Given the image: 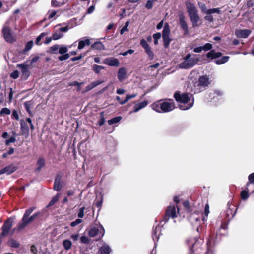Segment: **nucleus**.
<instances>
[{"instance_id": "nucleus-7", "label": "nucleus", "mask_w": 254, "mask_h": 254, "mask_svg": "<svg viewBox=\"0 0 254 254\" xmlns=\"http://www.w3.org/2000/svg\"><path fill=\"white\" fill-rule=\"evenodd\" d=\"M177 213H179V208H176L175 206H169L166 210V214L164 216L163 220L160 222V224L164 222H167L169 218H174L177 217Z\"/></svg>"}, {"instance_id": "nucleus-17", "label": "nucleus", "mask_w": 254, "mask_h": 254, "mask_svg": "<svg viewBox=\"0 0 254 254\" xmlns=\"http://www.w3.org/2000/svg\"><path fill=\"white\" fill-rule=\"evenodd\" d=\"M20 129L22 134L28 135L29 134V127L24 120L20 121Z\"/></svg>"}, {"instance_id": "nucleus-16", "label": "nucleus", "mask_w": 254, "mask_h": 254, "mask_svg": "<svg viewBox=\"0 0 254 254\" xmlns=\"http://www.w3.org/2000/svg\"><path fill=\"white\" fill-rule=\"evenodd\" d=\"M118 79L120 81H123L127 77V71L124 67L120 68L117 73Z\"/></svg>"}, {"instance_id": "nucleus-30", "label": "nucleus", "mask_w": 254, "mask_h": 254, "mask_svg": "<svg viewBox=\"0 0 254 254\" xmlns=\"http://www.w3.org/2000/svg\"><path fill=\"white\" fill-rule=\"evenodd\" d=\"M33 46V41H29L28 42L25 46V48L23 50V53L25 54L27 52L29 51L30 49H32Z\"/></svg>"}, {"instance_id": "nucleus-12", "label": "nucleus", "mask_w": 254, "mask_h": 254, "mask_svg": "<svg viewBox=\"0 0 254 254\" xmlns=\"http://www.w3.org/2000/svg\"><path fill=\"white\" fill-rule=\"evenodd\" d=\"M2 33L5 40L9 43H12L16 41L15 38L12 36L10 29L8 27H4L2 29Z\"/></svg>"}, {"instance_id": "nucleus-20", "label": "nucleus", "mask_w": 254, "mask_h": 254, "mask_svg": "<svg viewBox=\"0 0 254 254\" xmlns=\"http://www.w3.org/2000/svg\"><path fill=\"white\" fill-rule=\"evenodd\" d=\"M61 178V176L58 175L56 176L54 181V189L58 191H59L62 189V185L60 183Z\"/></svg>"}, {"instance_id": "nucleus-47", "label": "nucleus", "mask_w": 254, "mask_h": 254, "mask_svg": "<svg viewBox=\"0 0 254 254\" xmlns=\"http://www.w3.org/2000/svg\"><path fill=\"white\" fill-rule=\"evenodd\" d=\"M145 52L149 56V58L151 60H152L154 58V53L152 51L151 48L150 47H148V48H146L145 49Z\"/></svg>"}, {"instance_id": "nucleus-46", "label": "nucleus", "mask_w": 254, "mask_h": 254, "mask_svg": "<svg viewBox=\"0 0 254 254\" xmlns=\"http://www.w3.org/2000/svg\"><path fill=\"white\" fill-rule=\"evenodd\" d=\"M223 93L220 91H215L213 93H211L210 96L211 99H214L216 97L221 96L222 95Z\"/></svg>"}, {"instance_id": "nucleus-57", "label": "nucleus", "mask_w": 254, "mask_h": 254, "mask_svg": "<svg viewBox=\"0 0 254 254\" xmlns=\"http://www.w3.org/2000/svg\"><path fill=\"white\" fill-rule=\"evenodd\" d=\"M82 222V220L81 219H77L76 220H75L74 221L70 223V226L71 227H75L76 225H77L79 224L80 223H81Z\"/></svg>"}, {"instance_id": "nucleus-63", "label": "nucleus", "mask_w": 254, "mask_h": 254, "mask_svg": "<svg viewBox=\"0 0 254 254\" xmlns=\"http://www.w3.org/2000/svg\"><path fill=\"white\" fill-rule=\"evenodd\" d=\"M39 59H40V57L39 56H36L34 57L30 60V64H32L34 63L37 62L39 60Z\"/></svg>"}, {"instance_id": "nucleus-52", "label": "nucleus", "mask_w": 254, "mask_h": 254, "mask_svg": "<svg viewBox=\"0 0 254 254\" xmlns=\"http://www.w3.org/2000/svg\"><path fill=\"white\" fill-rule=\"evenodd\" d=\"M129 25V22L127 21L125 24V25L120 30L121 34H123L125 31H128V26Z\"/></svg>"}, {"instance_id": "nucleus-3", "label": "nucleus", "mask_w": 254, "mask_h": 254, "mask_svg": "<svg viewBox=\"0 0 254 254\" xmlns=\"http://www.w3.org/2000/svg\"><path fill=\"white\" fill-rule=\"evenodd\" d=\"M35 209V207H31L26 210L22 217L21 222L18 224L17 228H14L13 231H15L16 229L19 231L23 230L28 224L31 223L40 214V212H37L30 216Z\"/></svg>"}, {"instance_id": "nucleus-8", "label": "nucleus", "mask_w": 254, "mask_h": 254, "mask_svg": "<svg viewBox=\"0 0 254 254\" xmlns=\"http://www.w3.org/2000/svg\"><path fill=\"white\" fill-rule=\"evenodd\" d=\"M209 84V79L206 76H200L198 81L195 83V87H198V88L194 89L195 93H198L204 90Z\"/></svg>"}, {"instance_id": "nucleus-22", "label": "nucleus", "mask_w": 254, "mask_h": 254, "mask_svg": "<svg viewBox=\"0 0 254 254\" xmlns=\"http://www.w3.org/2000/svg\"><path fill=\"white\" fill-rule=\"evenodd\" d=\"M222 53L220 52H216L215 50H212L210 52H208L206 54V56L208 58L211 59H214L221 56Z\"/></svg>"}, {"instance_id": "nucleus-53", "label": "nucleus", "mask_w": 254, "mask_h": 254, "mask_svg": "<svg viewBox=\"0 0 254 254\" xmlns=\"http://www.w3.org/2000/svg\"><path fill=\"white\" fill-rule=\"evenodd\" d=\"M37 165L40 167H43L45 165V161L43 158L40 157L38 159L37 161Z\"/></svg>"}, {"instance_id": "nucleus-38", "label": "nucleus", "mask_w": 254, "mask_h": 254, "mask_svg": "<svg viewBox=\"0 0 254 254\" xmlns=\"http://www.w3.org/2000/svg\"><path fill=\"white\" fill-rule=\"evenodd\" d=\"M249 196V190L248 188H247L245 190L242 191L241 193V197L243 200L247 199Z\"/></svg>"}, {"instance_id": "nucleus-56", "label": "nucleus", "mask_w": 254, "mask_h": 254, "mask_svg": "<svg viewBox=\"0 0 254 254\" xmlns=\"http://www.w3.org/2000/svg\"><path fill=\"white\" fill-rule=\"evenodd\" d=\"M153 5V0H148L145 4V7L148 9H150Z\"/></svg>"}, {"instance_id": "nucleus-4", "label": "nucleus", "mask_w": 254, "mask_h": 254, "mask_svg": "<svg viewBox=\"0 0 254 254\" xmlns=\"http://www.w3.org/2000/svg\"><path fill=\"white\" fill-rule=\"evenodd\" d=\"M187 11L193 27H197L200 20L198 11L195 5L190 1L185 2Z\"/></svg>"}, {"instance_id": "nucleus-24", "label": "nucleus", "mask_w": 254, "mask_h": 254, "mask_svg": "<svg viewBox=\"0 0 254 254\" xmlns=\"http://www.w3.org/2000/svg\"><path fill=\"white\" fill-rule=\"evenodd\" d=\"M212 242L211 240V238L210 236V238L208 239L207 242V251L204 253V254H214V252L212 249Z\"/></svg>"}, {"instance_id": "nucleus-64", "label": "nucleus", "mask_w": 254, "mask_h": 254, "mask_svg": "<svg viewBox=\"0 0 254 254\" xmlns=\"http://www.w3.org/2000/svg\"><path fill=\"white\" fill-rule=\"evenodd\" d=\"M12 118H14L16 120H19V116L16 110H14L12 113Z\"/></svg>"}, {"instance_id": "nucleus-15", "label": "nucleus", "mask_w": 254, "mask_h": 254, "mask_svg": "<svg viewBox=\"0 0 254 254\" xmlns=\"http://www.w3.org/2000/svg\"><path fill=\"white\" fill-rule=\"evenodd\" d=\"M16 167L13 164L6 166L3 168L0 169V175L3 174H6L7 175L11 174L16 171Z\"/></svg>"}, {"instance_id": "nucleus-23", "label": "nucleus", "mask_w": 254, "mask_h": 254, "mask_svg": "<svg viewBox=\"0 0 254 254\" xmlns=\"http://www.w3.org/2000/svg\"><path fill=\"white\" fill-rule=\"evenodd\" d=\"M67 0H52L51 6L53 7H59L64 4Z\"/></svg>"}, {"instance_id": "nucleus-40", "label": "nucleus", "mask_w": 254, "mask_h": 254, "mask_svg": "<svg viewBox=\"0 0 254 254\" xmlns=\"http://www.w3.org/2000/svg\"><path fill=\"white\" fill-rule=\"evenodd\" d=\"M9 243L10 246L12 248H18L20 246L19 243L17 241L12 239L9 241Z\"/></svg>"}, {"instance_id": "nucleus-1", "label": "nucleus", "mask_w": 254, "mask_h": 254, "mask_svg": "<svg viewBox=\"0 0 254 254\" xmlns=\"http://www.w3.org/2000/svg\"><path fill=\"white\" fill-rule=\"evenodd\" d=\"M176 101L179 103V107L181 110H186L190 109L194 104V97L190 93L176 92L174 95Z\"/></svg>"}, {"instance_id": "nucleus-27", "label": "nucleus", "mask_w": 254, "mask_h": 254, "mask_svg": "<svg viewBox=\"0 0 254 254\" xmlns=\"http://www.w3.org/2000/svg\"><path fill=\"white\" fill-rule=\"evenodd\" d=\"M170 30L167 23L165 24L162 31V37L169 36Z\"/></svg>"}, {"instance_id": "nucleus-2", "label": "nucleus", "mask_w": 254, "mask_h": 254, "mask_svg": "<svg viewBox=\"0 0 254 254\" xmlns=\"http://www.w3.org/2000/svg\"><path fill=\"white\" fill-rule=\"evenodd\" d=\"M151 107L158 113H165L172 111L175 108V104L173 100H160L153 103Z\"/></svg>"}, {"instance_id": "nucleus-10", "label": "nucleus", "mask_w": 254, "mask_h": 254, "mask_svg": "<svg viewBox=\"0 0 254 254\" xmlns=\"http://www.w3.org/2000/svg\"><path fill=\"white\" fill-rule=\"evenodd\" d=\"M91 237H97L96 240H100L104 235V229L102 226L99 227H93L88 232Z\"/></svg>"}, {"instance_id": "nucleus-58", "label": "nucleus", "mask_w": 254, "mask_h": 254, "mask_svg": "<svg viewBox=\"0 0 254 254\" xmlns=\"http://www.w3.org/2000/svg\"><path fill=\"white\" fill-rule=\"evenodd\" d=\"M85 210V207H82L79 209V212L78 213V217L80 218H82L84 217V212Z\"/></svg>"}, {"instance_id": "nucleus-55", "label": "nucleus", "mask_w": 254, "mask_h": 254, "mask_svg": "<svg viewBox=\"0 0 254 254\" xmlns=\"http://www.w3.org/2000/svg\"><path fill=\"white\" fill-rule=\"evenodd\" d=\"M80 242L83 244H87L89 242L88 238L86 236H82L80 238Z\"/></svg>"}, {"instance_id": "nucleus-33", "label": "nucleus", "mask_w": 254, "mask_h": 254, "mask_svg": "<svg viewBox=\"0 0 254 254\" xmlns=\"http://www.w3.org/2000/svg\"><path fill=\"white\" fill-rule=\"evenodd\" d=\"M64 34L61 33L59 30L56 31L52 35V39L54 40H57L62 38Z\"/></svg>"}, {"instance_id": "nucleus-50", "label": "nucleus", "mask_w": 254, "mask_h": 254, "mask_svg": "<svg viewBox=\"0 0 254 254\" xmlns=\"http://www.w3.org/2000/svg\"><path fill=\"white\" fill-rule=\"evenodd\" d=\"M11 112L10 109L7 108H3L0 111V115L2 116L3 115H9Z\"/></svg>"}, {"instance_id": "nucleus-19", "label": "nucleus", "mask_w": 254, "mask_h": 254, "mask_svg": "<svg viewBox=\"0 0 254 254\" xmlns=\"http://www.w3.org/2000/svg\"><path fill=\"white\" fill-rule=\"evenodd\" d=\"M148 102L146 100L140 103L136 104L133 107V111L131 112L136 113L141 109L145 108L148 105Z\"/></svg>"}, {"instance_id": "nucleus-26", "label": "nucleus", "mask_w": 254, "mask_h": 254, "mask_svg": "<svg viewBox=\"0 0 254 254\" xmlns=\"http://www.w3.org/2000/svg\"><path fill=\"white\" fill-rule=\"evenodd\" d=\"M110 247L106 244H104L99 249V254H109L110 253Z\"/></svg>"}, {"instance_id": "nucleus-5", "label": "nucleus", "mask_w": 254, "mask_h": 254, "mask_svg": "<svg viewBox=\"0 0 254 254\" xmlns=\"http://www.w3.org/2000/svg\"><path fill=\"white\" fill-rule=\"evenodd\" d=\"M183 61L181 62L178 66L181 69H190L192 68L197 64L199 61L198 58L194 54L190 53L187 54L182 58Z\"/></svg>"}, {"instance_id": "nucleus-6", "label": "nucleus", "mask_w": 254, "mask_h": 254, "mask_svg": "<svg viewBox=\"0 0 254 254\" xmlns=\"http://www.w3.org/2000/svg\"><path fill=\"white\" fill-rule=\"evenodd\" d=\"M186 243L190 247V249L196 254L195 251L199 249H201V246L203 243L202 239H197L196 237L191 238L186 240Z\"/></svg>"}, {"instance_id": "nucleus-32", "label": "nucleus", "mask_w": 254, "mask_h": 254, "mask_svg": "<svg viewBox=\"0 0 254 254\" xmlns=\"http://www.w3.org/2000/svg\"><path fill=\"white\" fill-rule=\"evenodd\" d=\"M198 5L199 7L200 8L201 12L202 13L207 15L208 9H207L206 5L202 2H199L198 3Z\"/></svg>"}, {"instance_id": "nucleus-31", "label": "nucleus", "mask_w": 254, "mask_h": 254, "mask_svg": "<svg viewBox=\"0 0 254 254\" xmlns=\"http://www.w3.org/2000/svg\"><path fill=\"white\" fill-rule=\"evenodd\" d=\"M63 244L64 249L66 250H69L72 246L71 242L68 239L64 240Z\"/></svg>"}, {"instance_id": "nucleus-13", "label": "nucleus", "mask_w": 254, "mask_h": 254, "mask_svg": "<svg viewBox=\"0 0 254 254\" xmlns=\"http://www.w3.org/2000/svg\"><path fill=\"white\" fill-rule=\"evenodd\" d=\"M179 20L180 25L184 31V35L188 34L189 33L188 25L185 20V17L183 14H179Z\"/></svg>"}, {"instance_id": "nucleus-44", "label": "nucleus", "mask_w": 254, "mask_h": 254, "mask_svg": "<svg viewBox=\"0 0 254 254\" xmlns=\"http://www.w3.org/2000/svg\"><path fill=\"white\" fill-rule=\"evenodd\" d=\"M46 33L43 32L41 33L36 39L35 44L37 45H41V43H40V41L42 38H43L46 35Z\"/></svg>"}, {"instance_id": "nucleus-45", "label": "nucleus", "mask_w": 254, "mask_h": 254, "mask_svg": "<svg viewBox=\"0 0 254 254\" xmlns=\"http://www.w3.org/2000/svg\"><path fill=\"white\" fill-rule=\"evenodd\" d=\"M248 180L249 182L246 184L247 187H248L250 184H254V173H252L249 175Z\"/></svg>"}, {"instance_id": "nucleus-28", "label": "nucleus", "mask_w": 254, "mask_h": 254, "mask_svg": "<svg viewBox=\"0 0 254 254\" xmlns=\"http://www.w3.org/2000/svg\"><path fill=\"white\" fill-rule=\"evenodd\" d=\"M59 48V45L56 44L50 47L48 52L51 54H57L58 53V50Z\"/></svg>"}, {"instance_id": "nucleus-35", "label": "nucleus", "mask_w": 254, "mask_h": 254, "mask_svg": "<svg viewBox=\"0 0 254 254\" xmlns=\"http://www.w3.org/2000/svg\"><path fill=\"white\" fill-rule=\"evenodd\" d=\"M58 12H59V11H55L54 10H49L47 13L48 18L49 19H52L54 18L55 16H56V18H57L59 16V15H57Z\"/></svg>"}, {"instance_id": "nucleus-54", "label": "nucleus", "mask_w": 254, "mask_h": 254, "mask_svg": "<svg viewBox=\"0 0 254 254\" xmlns=\"http://www.w3.org/2000/svg\"><path fill=\"white\" fill-rule=\"evenodd\" d=\"M202 47L203 48V50L207 51L211 50L212 48V45L210 43H206Z\"/></svg>"}, {"instance_id": "nucleus-61", "label": "nucleus", "mask_w": 254, "mask_h": 254, "mask_svg": "<svg viewBox=\"0 0 254 254\" xmlns=\"http://www.w3.org/2000/svg\"><path fill=\"white\" fill-rule=\"evenodd\" d=\"M16 141V139L14 137H11L9 139H7L5 141V144L6 145H8L11 143H14Z\"/></svg>"}, {"instance_id": "nucleus-41", "label": "nucleus", "mask_w": 254, "mask_h": 254, "mask_svg": "<svg viewBox=\"0 0 254 254\" xmlns=\"http://www.w3.org/2000/svg\"><path fill=\"white\" fill-rule=\"evenodd\" d=\"M24 107L27 111V112L29 114L30 116H32V112L30 110V107L32 105V103L31 101H27L24 103Z\"/></svg>"}, {"instance_id": "nucleus-21", "label": "nucleus", "mask_w": 254, "mask_h": 254, "mask_svg": "<svg viewBox=\"0 0 254 254\" xmlns=\"http://www.w3.org/2000/svg\"><path fill=\"white\" fill-rule=\"evenodd\" d=\"M160 235V228L159 225H157L152 231V239L154 242L157 241Z\"/></svg>"}, {"instance_id": "nucleus-51", "label": "nucleus", "mask_w": 254, "mask_h": 254, "mask_svg": "<svg viewBox=\"0 0 254 254\" xmlns=\"http://www.w3.org/2000/svg\"><path fill=\"white\" fill-rule=\"evenodd\" d=\"M63 55L62 56H60L58 57V59L59 61H64V60H67L68 59L70 56H69V54H67V53H66V54H62Z\"/></svg>"}, {"instance_id": "nucleus-29", "label": "nucleus", "mask_w": 254, "mask_h": 254, "mask_svg": "<svg viewBox=\"0 0 254 254\" xmlns=\"http://www.w3.org/2000/svg\"><path fill=\"white\" fill-rule=\"evenodd\" d=\"M229 59V57L228 56H223L222 58L218 59L215 61V63L218 65H220L226 63Z\"/></svg>"}, {"instance_id": "nucleus-48", "label": "nucleus", "mask_w": 254, "mask_h": 254, "mask_svg": "<svg viewBox=\"0 0 254 254\" xmlns=\"http://www.w3.org/2000/svg\"><path fill=\"white\" fill-rule=\"evenodd\" d=\"M59 194H57L56 196H55L53 199L50 201L48 206H51L53 205L56 202H57L59 200Z\"/></svg>"}, {"instance_id": "nucleus-39", "label": "nucleus", "mask_w": 254, "mask_h": 254, "mask_svg": "<svg viewBox=\"0 0 254 254\" xmlns=\"http://www.w3.org/2000/svg\"><path fill=\"white\" fill-rule=\"evenodd\" d=\"M58 50V53L60 54H66L68 51V48L66 46L64 45H62L61 47L59 45V48Z\"/></svg>"}, {"instance_id": "nucleus-9", "label": "nucleus", "mask_w": 254, "mask_h": 254, "mask_svg": "<svg viewBox=\"0 0 254 254\" xmlns=\"http://www.w3.org/2000/svg\"><path fill=\"white\" fill-rule=\"evenodd\" d=\"M14 218L9 217L4 222L1 227L2 232L0 234L1 237L6 236L9 233L14 222Z\"/></svg>"}, {"instance_id": "nucleus-14", "label": "nucleus", "mask_w": 254, "mask_h": 254, "mask_svg": "<svg viewBox=\"0 0 254 254\" xmlns=\"http://www.w3.org/2000/svg\"><path fill=\"white\" fill-rule=\"evenodd\" d=\"M251 33V31L248 29H238L235 31V35L238 38H247Z\"/></svg>"}, {"instance_id": "nucleus-34", "label": "nucleus", "mask_w": 254, "mask_h": 254, "mask_svg": "<svg viewBox=\"0 0 254 254\" xmlns=\"http://www.w3.org/2000/svg\"><path fill=\"white\" fill-rule=\"evenodd\" d=\"M60 25H65L64 27H60L59 28V31L61 33H62V32H64V33L67 32L69 30V27L68 25H66V24L65 23H63V24H60L57 25L56 26V27L60 26Z\"/></svg>"}, {"instance_id": "nucleus-49", "label": "nucleus", "mask_w": 254, "mask_h": 254, "mask_svg": "<svg viewBox=\"0 0 254 254\" xmlns=\"http://www.w3.org/2000/svg\"><path fill=\"white\" fill-rule=\"evenodd\" d=\"M104 67L102 66L97 65L96 64H94L93 66V70L96 73H99L101 70L103 69Z\"/></svg>"}, {"instance_id": "nucleus-37", "label": "nucleus", "mask_w": 254, "mask_h": 254, "mask_svg": "<svg viewBox=\"0 0 254 254\" xmlns=\"http://www.w3.org/2000/svg\"><path fill=\"white\" fill-rule=\"evenodd\" d=\"M164 46L165 48H168L169 46L170 43L171 41V39L170 38L169 36L167 37H162Z\"/></svg>"}, {"instance_id": "nucleus-11", "label": "nucleus", "mask_w": 254, "mask_h": 254, "mask_svg": "<svg viewBox=\"0 0 254 254\" xmlns=\"http://www.w3.org/2000/svg\"><path fill=\"white\" fill-rule=\"evenodd\" d=\"M227 207V210L224 212V215H225L224 217L226 219V221L229 222L235 216L237 209L235 208L234 205L229 202L228 203Z\"/></svg>"}, {"instance_id": "nucleus-36", "label": "nucleus", "mask_w": 254, "mask_h": 254, "mask_svg": "<svg viewBox=\"0 0 254 254\" xmlns=\"http://www.w3.org/2000/svg\"><path fill=\"white\" fill-rule=\"evenodd\" d=\"M136 96H137V94H136V93H133L132 94L126 95V98L125 99V100L123 101H122V102H121V104L123 105V104H125L128 100H129L130 99H132L133 98H135Z\"/></svg>"}, {"instance_id": "nucleus-60", "label": "nucleus", "mask_w": 254, "mask_h": 254, "mask_svg": "<svg viewBox=\"0 0 254 254\" xmlns=\"http://www.w3.org/2000/svg\"><path fill=\"white\" fill-rule=\"evenodd\" d=\"M140 45H141V46L143 48H144V49L149 47L147 42L144 39H142V40H141V41H140Z\"/></svg>"}, {"instance_id": "nucleus-62", "label": "nucleus", "mask_w": 254, "mask_h": 254, "mask_svg": "<svg viewBox=\"0 0 254 254\" xmlns=\"http://www.w3.org/2000/svg\"><path fill=\"white\" fill-rule=\"evenodd\" d=\"M121 119H122L121 116H118V117H116L112 118V124L118 123L120 121V120Z\"/></svg>"}, {"instance_id": "nucleus-18", "label": "nucleus", "mask_w": 254, "mask_h": 254, "mask_svg": "<svg viewBox=\"0 0 254 254\" xmlns=\"http://www.w3.org/2000/svg\"><path fill=\"white\" fill-rule=\"evenodd\" d=\"M17 67L21 69V72L23 75L28 77L29 75V72L28 70V66L25 64H18L17 65Z\"/></svg>"}, {"instance_id": "nucleus-42", "label": "nucleus", "mask_w": 254, "mask_h": 254, "mask_svg": "<svg viewBox=\"0 0 254 254\" xmlns=\"http://www.w3.org/2000/svg\"><path fill=\"white\" fill-rule=\"evenodd\" d=\"M103 45L101 42H95L92 45V47L93 49H98V50H101L103 48Z\"/></svg>"}, {"instance_id": "nucleus-43", "label": "nucleus", "mask_w": 254, "mask_h": 254, "mask_svg": "<svg viewBox=\"0 0 254 254\" xmlns=\"http://www.w3.org/2000/svg\"><path fill=\"white\" fill-rule=\"evenodd\" d=\"M213 13L220 14L221 11L220 8H214L212 9H209L207 13V15H211Z\"/></svg>"}, {"instance_id": "nucleus-59", "label": "nucleus", "mask_w": 254, "mask_h": 254, "mask_svg": "<svg viewBox=\"0 0 254 254\" xmlns=\"http://www.w3.org/2000/svg\"><path fill=\"white\" fill-rule=\"evenodd\" d=\"M10 77L14 79H17L19 77V72L17 70L13 71L10 74Z\"/></svg>"}, {"instance_id": "nucleus-25", "label": "nucleus", "mask_w": 254, "mask_h": 254, "mask_svg": "<svg viewBox=\"0 0 254 254\" xmlns=\"http://www.w3.org/2000/svg\"><path fill=\"white\" fill-rule=\"evenodd\" d=\"M90 44V41L89 39H85L83 40H79L78 43V49L81 50L84 48L85 46H89Z\"/></svg>"}]
</instances>
